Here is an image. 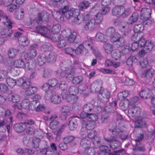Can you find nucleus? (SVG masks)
Returning <instances> with one entry per match:
<instances>
[{"mask_svg":"<svg viewBox=\"0 0 155 155\" xmlns=\"http://www.w3.org/2000/svg\"><path fill=\"white\" fill-rule=\"evenodd\" d=\"M61 70H59L57 71L58 76H59L60 78H65L68 81H72L74 76V71L71 67L67 68L65 70L62 71Z\"/></svg>","mask_w":155,"mask_h":155,"instance_id":"1","label":"nucleus"},{"mask_svg":"<svg viewBox=\"0 0 155 155\" xmlns=\"http://www.w3.org/2000/svg\"><path fill=\"white\" fill-rule=\"evenodd\" d=\"M129 8H125L123 6H117L113 8L112 13L113 15L117 17L121 16L123 18L127 17L130 13Z\"/></svg>","mask_w":155,"mask_h":155,"instance_id":"2","label":"nucleus"},{"mask_svg":"<svg viewBox=\"0 0 155 155\" xmlns=\"http://www.w3.org/2000/svg\"><path fill=\"white\" fill-rule=\"evenodd\" d=\"M96 120H93L92 119H89L87 120H83L81 121L82 128L81 129V134L82 135L85 134L87 132L84 128L87 130H92L95 127V122Z\"/></svg>","mask_w":155,"mask_h":155,"instance_id":"3","label":"nucleus"},{"mask_svg":"<svg viewBox=\"0 0 155 155\" xmlns=\"http://www.w3.org/2000/svg\"><path fill=\"white\" fill-rule=\"evenodd\" d=\"M99 100L101 102H106L108 101L110 97V92L107 89L101 90L98 96Z\"/></svg>","mask_w":155,"mask_h":155,"instance_id":"4","label":"nucleus"},{"mask_svg":"<svg viewBox=\"0 0 155 155\" xmlns=\"http://www.w3.org/2000/svg\"><path fill=\"white\" fill-rule=\"evenodd\" d=\"M52 93L51 91H49L46 94L45 98L47 100H50L54 104H59L61 102V98L58 95H55L52 96Z\"/></svg>","mask_w":155,"mask_h":155,"instance_id":"5","label":"nucleus"},{"mask_svg":"<svg viewBox=\"0 0 155 155\" xmlns=\"http://www.w3.org/2000/svg\"><path fill=\"white\" fill-rule=\"evenodd\" d=\"M110 37V40L112 42H117L118 46H117V47H121L124 44V39L120 37V35L118 32L116 33Z\"/></svg>","mask_w":155,"mask_h":155,"instance_id":"6","label":"nucleus"},{"mask_svg":"<svg viewBox=\"0 0 155 155\" xmlns=\"http://www.w3.org/2000/svg\"><path fill=\"white\" fill-rule=\"evenodd\" d=\"M14 66L17 68H25L30 69L32 68L28 62L25 63L22 59H19L15 61L14 62Z\"/></svg>","mask_w":155,"mask_h":155,"instance_id":"7","label":"nucleus"},{"mask_svg":"<svg viewBox=\"0 0 155 155\" xmlns=\"http://www.w3.org/2000/svg\"><path fill=\"white\" fill-rule=\"evenodd\" d=\"M102 81L100 80L94 81L91 84V91L93 93L98 92L102 87Z\"/></svg>","mask_w":155,"mask_h":155,"instance_id":"8","label":"nucleus"},{"mask_svg":"<svg viewBox=\"0 0 155 155\" xmlns=\"http://www.w3.org/2000/svg\"><path fill=\"white\" fill-rule=\"evenodd\" d=\"M140 114V109L139 107L134 106L130 108L128 111V115L129 117H137Z\"/></svg>","mask_w":155,"mask_h":155,"instance_id":"9","label":"nucleus"},{"mask_svg":"<svg viewBox=\"0 0 155 155\" xmlns=\"http://www.w3.org/2000/svg\"><path fill=\"white\" fill-rule=\"evenodd\" d=\"M97 27V26L92 18L89 21L84 22L83 28L86 31H91L94 30Z\"/></svg>","mask_w":155,"mask_h":155,"instance_id":"10","label":"nucleus"},{"mask_svg":"<svg viewBox=\"0 0 155 155\" xmlns=\"http://www.w3.org/2000/svg\"><path fill=\"white\" fill-rule=\"evenodd\" d=\"M48 15L45 11H43L41 13H39L36 18L37 22L40 24L44 21L47 22L48 21Z\"/></svg>","mask_w":155,"mask_h":155,"instance_id":"11","label":"nucleus"},{"mask_svg":"<svg viewBox=\"0 0 155 155\" xmlns=\"http://www.w3.org/2000/svg\"><path fill=\"white\" fill-rule=\"evenodd\" d=\"M151 12L150 8H142L141 11L140 18L141 19L150 18Z\"/></svg>","mask_w":155,"mask_h":155,"instance_id":"12","label":"nucleus"},{"mask_svg":"<svg viewBox=\"0 0 155 155\" xmlns=\"http://www.w3.org/2000/svg\"><path fill=\"white\" fill-rule=\"evenodd\" d=\"M61 2L56 1L55 0H51L49 1L48 5L53 7L62 8L67 4V2L64 0H61Z\"/></svg>","mask_w":155,"mask_h":155,"instance_id":"13","label":"nucleus"},{"mask_svg":"<svg viewBox=\"0 0 155 155\" xmlns=\"http://www.w3.org/2000/svg\"><path fill=\"white\" fill-rule=\"evenodd\" d=\"M37 47L38 45L36 44L31 45L29 50L27 53L28 57L33 58L36 56L37 54L36 48Z\"/></svg>","mask_w":155,"mask_h":155,"instance_id":"14","label":"nucleus"},{"mask_svg":"<svg viewBox=\"0 0 155 155\" xmlns=\"http://www.w3.org/2000/svg\"><path fill=\"white\" fill-rule=\"evenodd\" d=\"M152 94L151 91L147 88L142 89L140 93V97L143 98L147 99L150 98Z\"/></svg>","mask_w":155,"mask_h":155,"instance_id":"15","label":"nucleus"},{"mask_svg":"<svg viewBox=\"0 0 155 155\" xmlns=\"http://www.w3.org/2000/svg\"><path fill=\"white\" fill-rule=\"evenodd\" d=\"M80 117L82 118H86V120H87L89 119H92L93 120H96L97 116L95 114L93 113H89L86 112L83 110L80 114Z\"/></svg>","mask_w":155,"mask_h":155,"instance_id":"16","label":"nucleus"},{"mask_svg":"<svg viewBox=\"0 0 155 155\" xmlns=\"http://www.w3.org/2000/svg\"><path fill=\"white\" fill-rule=\"evenodd\" d=\"M36 30L37 32L44 37H47L46 36H48L49 34L48 32L49 31L46 27L44 26H38L36 27Z\"/></svg>","mask_w":155,"mask_h":155,"instance_id":"17","label":"nucleus"},{"mask_svg":"<svg viewBox=\"0 0 155 155\" xmlns=\"http://www.w3.org/2000/svg\"><path fill=\"white\" fill-rule=\"evenodd\" d=\"M69 128L71 130H74L77 127V120L76 117H72L69 119Z\"/></svg>","mask_w":155,"mask_h":155,"instance_id":"18","label":"nucleus"},{"mask_svg":"<svg viewBox=\"0 0 155 155\" xmlns=\"http://www.w3.org/2000/svg\"><path fill=\"white\" fill-rule=\"evenodd\" d=\"M65 7H67V9H66L65 11L62 13V15H64L65 17L67 19H69V18H71L74 15V14L76 13L75 11H74L72 10H68L69 7L66 5H64L63 7V8H64Z\"/></svg>","mask_w":155,"mask_h":155,"instance_id":"19","label":"nucleus"},{"mask_svg":"<svg viewBox=\"0 0 155 155\" xmlns=\"http://www.w3.org/2000/svg\"><path fill=\"white\" fill-rule=\"evenodd\" d=\"M69 93L70 95L74 96V97L73 98V100L75 101L78 99V97L76 96L78 92V89L77 86L75 85L71 86L69 89Z\"/></svg>","mask_w":155,"mask_h":155,"instance_id":"20","label":"nucleus"},{"mask_svg":"<svg viewBox=\"0 0 155 155\" xmlns=\"http://www.w3.org/2000/svg\"><path fill=\"white\" fill-rule=\"evenodd\" d=\"M0 34L2 36H4L7 39L10 38L12 35L13 33L8 28H2L0 30Z\"/></svg>","mask_w":155,"mask_h":155,"instance_id":"21","label":"nucleus"},{"mask_svg":"<svg viewBox=\"0 0 155 155\" xmlns=\"http://www.w3.org/2000/svg\"><path fill=\"white\" fill-rule=\"evenodd\" d=\"M27 126L25 123H20L16 124L14 127V130L17 133H20L25 129Z\"/></svg>","mask_w":155,"mask_h":155,"instance_id":"22","label":"nucleus"},{"mask_svg":"<svg viewBox=\"0 0 155 155\" xmlns=\"http://www.w3.org/2000/svg\"><path fill=\"white\" fill-rule=\"evenodd\" d=\"M74 54H81L83 55H85L87 52V50L85 49L82 44L78 45L76 49L74 50Z\"/></svg>","mask_w":155,"mask_h":155,"instance_id":"23","label":"nucleus"},{"mask_svg":"<svg viewBox=\"0 0 155 155\" xmlns=\"http://www.w3.org/2000/svg\"><path fill=\"white\" fill-rule=\"evenodd\" d=\"M117 103L116 101L110 103L109 105L106 106L104 110L107 112H113L114 111L113 106L116 109L117 107Z\"/></svg>","mask_w":155,"mask_h":155,"instance_id":"24","label":"nucleus"},{"mask_svg":"<svg viewBox=\"0 0 155 155\" xmlns=\"http://www.w3.org/2000/svg\"><path fill=\"white\" fill-rule=\"evenodd\" d=\"M153 73V70L152 69L145 70L141 74L142 78H146L148 79L151 78Z\"/></svg>","mask_w":155,"mask_h":155,"instance_id":"25","label":"nucleus"},{"mask_svg":"<svg viewBox=\"0 0 155 155\" xmlns=\"http://www.w3.org/2000/svg\"><path fill=\"white\" fill-rule=\"evenodd\" d=\"M109 127L110 128L109 130H111L112 134L114 135H116L122 131L120 129L116 127V124L115 123L110 124Z\"/></svg>","mask_w":155,"mask_h":155,"instance_id":"26","label":"nucleus"},{"mask_svg":"<svg viewBox=\"0 0 155 155\" xmlns=\"http://www.w3.org/2000/svg\"><path fill=\"white\" fill-rule=\"evenodd\" d=\"M6 120L3 119V120L0 121V131L2 132H5L7 130L8 132V133L10 130V124H7L5 128L3 127V126L5 124Z\"/></svg>","mask_w":155,"mask_h":155,"instance_id":"27","label":"nucleus"},{"mask_svg":"<svg viewBox=\"0 0 155 155\" xmlns=\"http://www.w3.org/2000/svg\"><path fill=\"white\" fill-rule=\"evenodd\" d=\"M103 18V16L100 13H97L93 18V20L94 21V22L97 26L102 21Z\"/></svg>","mask_w":155,"mask_h":155,"instance_id":"28","label":"nucleus"},{"mask_svg":"<svg viewBox=\"0 0 155 155\" xmlns=\"http://www.w3.org/2000/svg\"><path fill=\"white\" fill-rule=\"evenodd\" d=\"M48 37L51 39L54 42H57L61 38V35L60 33H52L49 34L48 36H46Z\"/></svg>","mask_w":155,"mask_h":155,"instance_id":"29","label":"nucleus"},{"mask_svg":"<svg viewBox=\"0 0 155 155\" xmlns=\"http://www.w3.org/2000/svg\"><path fill=\"white\" fill-rule=\"evenodd\" d=\"M94 105L90 103H88L85 104L83 107V110L87 112H92L94 110Z\"/></svg>","mask_w":155,"mask_h":155,"instance_id":"30","label":"nucleus"},{"mask_svg":"<svg viewBox=\"0 0 155 155\" xmlns=\"http://www.w3.org/2000/svg\"><path fill=\"white\" fill-rule=\"evenodd\" d=\"M67 7H65L64 8H63L62 9L59 10L58 11H52V14L53 16L56 18H61L62 13H63L65 11L66 9H67Z\"/></svg>","mask_w":155,"mask_h":155,"instance_id":"31","label":"nucleus"},{"mask_svg":"<svg viewBox=\"0 0 155 155\" xmlns=\"http://www.w3.org/2000/svg\"><path fill=\"white\" fill-rule=\"evenodd\" d=\"M24 15V10L23 8H19L17 9L16 11L15 17L18 19L22 18Z\"/></svg>","mask_w":155,"mask_h":155,"instance_id":"32","label":"nucleus"},{"mask_svg":"<svg viewBox=\"0 0 155 155\" xmlns=\"http://www.w3.org/2000/svg\"><path fill=\"white\" fill-rule=\"evenodd\" d=\"M47 60L46 56L45 54L40 55L37 58L38 64L40 66H43Z\"/></svg>","mask_w":155,"mask_h":155,"instance_id":"33","label":"nucleus"},{"mask_svg":"<svg viewBox=\"0 0 155 155\" xmlns=\"http://www.w3.org/2000/svg\"><path fill=\"white\" fill-rule=\"evenodd\" d=\"M139 15L137 12H134L132 15L129 18L128 20V23L130 24H132L136 22L138 20Z\"/></svg>","mask_w":155,"mask_h":155,"instance_id":"34","label":"nucleus"},{"mask_svg":"<svg viewBox=\"0 0 155 155\" xmlns=\"http://www.w3.org/2000/svg\"><path fill=\"white\" fill-rule=\"evenodd\" d=\"M115 140L110 144V147L113 150L118 148L121 145L120 142L117 140L116 138Z\"/></svg>","mask_w":155,"mask_h":155,"instance_id":"35","label":"nucleus"},{"mask_svg":"<svg viewBox=\"0 0 155 155\" xmlns=\"http://www.w3.org/2000/svg\"><path fill=\"white\" fill-rule=\"evenodd\" d=\"M90 5L89 2L86 0L81 2L78 5V7L81 10H82L88 8Z\"/></svg>","mask_w":155,"mask_h":155,"instance_id":"36","label":"nucleus"},{"mask_svg":"<svg viewBox=\"0 0 155 155\" xmlns=\"http://www.w3.org/2000/svg\"><path fill=\"white\" fill-rule=\"evenodd\" d=\"M37 90L38 88L36 87L30 86L29 88L25 91V94L28 96L32 95L36 93Z\"/></svg>","mask_w":155,"mask_h":155,"instance_id":"37","label":"nucleus"},{"mask_svg":"<svg viewBox=\"0 0 155 155\" xmlns=\"http://www.w3.org/2000/svg\"><path fill=\"white\" fill-rule=\"evenodd\" d=\"M111 53L112 58L115 60H118L120 57L121 53L118 49L114 50Z\"/></svg>","mask_w":155,"mask_h":155,"instance_id":"38","label":"nucleus"},{"mask_svg":"<svg viewBox=\"0 0 155 155\" xmlns=\"http://www.w3.org/2000/svg\"><path fill=\"white\" fill-rule=\"evenodd\" d=\"M70 110V108L67 105H64L62 107L61 109V111L64 115V119H65L66 116L69 113Z\"/></svg>","mask_w":155,"mask_h":155,"instance_id":"39","label":"nucleus"},{"mask_svg":"<svg viewBox=\"0 0 155 155\" xmlns=\"http://www.w3.org/2000/svg\"><path fill=\"white\" fill-rule=\"evenodd\" d=\"M19 43L23 46H26L29 44V41L25 37H19L18 39Z\"/></svg>","mask_w":155,"mask_h":155,"instance_id":"40","label":"nucleus"},{"mask_svg":"<svg viewBox=\"0 0 155 155\" xmlns=\"http://www.w3.org/2000/svg\"><path fill=\"white\" fill-rule=\"evenodd\" d=\"M61 95L62 98L66 100L68 102H70L72 100L70 94H68V92L66 90L62 91L61 93Z\"/></svg>","mask_w":155,"mask_h":155,"instance_id":"41","label":"nucleus"},{"mask_svg":"<svg viewBox=\"0 0 155 155\" xmlns=\"http://www.w3.org/2000/svg\"><path fill=\"white\" fill-rule=\"evenodd\" d=\"M153 46V43L150 41H148L146 42V45L144 47V50L146 52H150L152 49Z\"/></svg>","mask_w":155,"mask_h":155,"instance_id":"42","label":"nucleus"},{"mask_svg":"<svg viewBox=\"0 0 155 155\" xmlns=\"http://www.w3.org/2000/svg\"><path fill=\"white\" fill-rule=\"evenodd\" d=\"M96 38L98 41L104 42H106L107 40L106 36L101 32L97 33Z\"/></svg>","mask_w":155,"mask_h":155,"instance_id":"43","label":"nucleus"},{"mask_svg":"<svg viewBox=\"0 0 155 155\" xmlns=\"http://www.w3.org/2000/svg\"><path fill=\"white\" fill-rule=\"evenodd\" d=\"M41 50L45 52L51 51L53 49V46L49 43H46L42 45Z\"/></svg>","mask_w":155,"mask_h":155,"instance_id":"44","label":"nucleus"},{"mask_svg":"<svg viewBox=\"0 0 155 155\" xmlns=\"http://www.w3.org/2000/svg\"><path fill=\"white\" fill-rule=\"evenodd\" d=\"M83 46L84 47V48L86 49H87V50H91L92 48V41L90 40H87L84 41L82 44Z\"/></svg>","mask_w":155,"mask_h":155,"instance_id":"45","label":"nucleus"},{"mask_svg":"<svg viewBox=\"0 0 155 155\" xmlns=\"http://www.w3.org/2000/svg\"><path fill=\"white\" fill-rule=\"evenodd\" d=\"M17 50L14 48L10 49L8 51V55L10 58H13L15 57L17 53Z\"/></svg>","mask_w":155,"mask_h":155,"instance_id":"46","label":"nucleus"},{"mask_svg":"<svg viewBox=\"0 0 155 155\" xmlns=\"http://www.w3.org/2000/svg\"><path fill=\"white\" fill-rule=\"evenodd\" d=\"M19 96L17 94L9 95L8 97V100L14 103H17L20 100Z\"/></svg>","mask_w":155,"mask_h":155,"instance_id":"47","label":"nucleus"},{"mask_svg":"<svg viewBox=\"0 0 155 155\" xmlns=\"http://www.w3.org/2000/svg\"><path fill=\"white\" fill-rule=\"evenodd\" d=\"M77 36V32L74 31L71 32V34L68 36V41L70 43L74 42Z\"/></svg>","mask_w":155,"mask_h":155,"instance_id":"48","label":"nucleus"},{"mask_svg":"<svg viewBox=\"0 0 155 155\" xmlns=\"http://www.w3.org/2000/svg\"><path fill=\"white\" fill-rule=\"evenodd\" d=\"M90 142L86 138L82 139L80 143V144L81 147L84 149L89 147L90 145Z\"/></svg>","mask_w":155,"mask_h":155,"instance_id":"49","label":"nucleus"},{"mask_svg":"<svg viewBox=\"0 0 155 155\" xmlns=\"http://www.w3.org/2000/svg\"><path fill=\"white\" fill-rule=\"evenodd\" d=\"M95 150L92 147H90L85 149L83 153L84 155H94Z\"/></svg>","mask_w":155,"mask_h":155,"instance_id":"50","label":"nucleus"},{"mask_svg":"<svg viewBox=\"0 0 155 155\" xmlns=\"http://www.w3.org/2000/svg\"><path fill=\"white\" fill-rule=\"evenodd\" d=\"M83 80V78L82 76L79 75L73 77L72 82L74 84H78L81 83Z\"/></svg>","mask_w":155,"mask_h":155,"instance_id":"51","label":"nucleus"},{"mask_svg":"<svg viewBox=\"0 0 155 155\" xmlns=\"http://www.w3.org/2000/svg\"><path fill=\"white\" fill-rule=\"evenodd\" d=\"M56 55L55 53L51 52L48 56L47 60L48 62H54L56 60Z\"/></svg>","mask_w":155,"mask_h":155,"instance_id":"52","label":"nucleus"},{"mask_svg":"<svg viewBox=\"0 0 155 155\" xmlns=\"http://www.w3.org/2000/svg\"><path fill=\"white\" fill-rule=\"evenodd\" d=\"M143 25L141 24L136 25L134 28V31L135 33H139L142 32L144 30Z\"/></svg>","mask_w":155,"mask_h":155,"instance_id":"53","label":"nucleus"},{"mask_svg":"<svg viewBox=\"0 0 155 155\" xmlns=\"http://www.w3.org/2000/svg\"><path fill=\"white\" fill-rule=\"evenodd\" d=\"M80 16L78 12H77L76 14H74V15L71 18L72 22L76 24H80L81 22V21L79 19Z\"/></svg>","mask_w":155,"mask_h":155,"instance_id":"54","label":"nucleus"},{"mask_svg":"<svg viewBox=\"0 0 155 155\" xmlns=\"http://www.w3.org/2000/svg\"><path fill=\"white\" fill-rule=\"evenodd\" d=\"M6 81L7 84L11 87H13L16 84V80L10 77L7 78Z\"/></svg>","mask_w":155,"mask_h":155,"instance_id":"55","label":"nucleus"},{"mask_svg":"<svg viewBox=\"0 0 155 155\" xmlns=\"http://www.w3.org/2000/svg\"><path fill=\"white\" fill-rule=\"evenodd\" d=\"M26 130V133L29 135H34L36 130L32 126H27Z\"/></svg>","mask_w":155,"mask_h":155,"instance_id":"56","label":"nucleus"},{"mask_svg":"<svg viewBox=\"0 0 155 155\" xmlns=\"http://www.w3.org/2000/svg\"><path fill=\"white\" fill-rule=\"evenodd\" d=\"M22 108L24 109H29L31 106L29 101L28 99H24L22 102Z\"/></svg>","mask_w":155,"mask_h":155,"instance_id":"57","label":"nucleus"},{"mask_svg":"<svg viewBox=\"0 0 155 155\" xmlns=\"http://www.w3.org/2000/svg\"><path fill=\"white\" fill-rule=\"evenodd\" d=\"M103 47L105 51L108 54L111 53L113 51V46L112 45L110 44H105L104 45Z\"/></svg>","mask_w":155,"mask_h":155,"instance_id":"58","label":"nucleus"},{"mask_svg":"<svg viewBox=\"0 0 155 155\" xmlns=\"http://www.w3.org/2000/svg\"><path fill=\"white\" fill-rule=\"evenodd\" d=\"M106 34L107 35L110 37L116 33H117L115 31V29L114 27L109 28L106 30Z\"/></svg>","mask_w":155,"mask_h":155,"instance_id":"59","label":"nucleus"},{"mask_svg":"<svg viewBox=\"0 0 155 155\" xmlns=\"http://www.w3.org/2000/svg\"><path fill=\"white\" fill-rule=\"evenodd\" d=\"M59 125V122L56 120H53L50 123V127L52 129H55Z\"/></svg>","mask_w":155,"mask_h":155,"instance_id":"60","label":"nucleus"},{"mask_svg":"<svg viewBox=\"0 0 155 155\" xmlns=\"http://www.w3.org/2000/svg\"><path fill=\"white\" fill-rule=\"evenodd\" d=\"M135 124L138 127H142L145 126V122L143 118H141L136 120H135Z\"/></svg>","mask_w":155,"mask_h":155,"instance_id":"61","label":"nucleus"},{"mask_svg":"<svg viewBox=\"0 0 155 155\" xmlns=\"http://www.w3.org/2000/svg\"><path fill=\"white\" fill-rule=\"evenodd\" d=\"M134 150H138L140 151L143 152L145 151V147L141 143H136L134 147Z\"/></svg>","mask_w":155,"mask_h":155,"instance_id":"62","label":"nucleus"},{"mask_svg":"<svg viewBox=\"0 0 155 155\" xmlns=\"http://www.w3.org/2000/svg\"><path fill=\"white\" fill-rule=\"evenodd\" d=\"M41 88L46 93V94H47L49 91H51L50 90H52L50 85H49V83L44 84L42 87Z\"/></svg>","mask_w":155,"mask_h":155,"instance_id":"63","label":"nucleus"},{"mask_svg":"<svg viewBox=\"0 0 155 155\" xmlns=\"http://www.w3.org/2000/svg\"><path fill=\"white\" fill-rule=\"evenodd\" d=\"M41 141L40 138L34 137L32 140V146L34 148H38L39 146V143Z\"/></svg>","mask_w":155,"mask_h":155,"instance_id":"64","label":"nucleus"}]
</instances>
